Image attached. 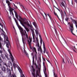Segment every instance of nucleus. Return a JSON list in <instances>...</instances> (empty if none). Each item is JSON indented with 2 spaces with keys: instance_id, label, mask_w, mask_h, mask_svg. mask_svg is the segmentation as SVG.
Instances as JSON below:
<instances>
[{
  "instance_id": "1",
  "label": "nucleus",
  "mask_w": 77,
  "mask_h": 77,
  "mask_svg": "<svg viewBox=\"0 0 77 77\" xmlns=\"http://www.w3.org/2000/svg\"><path fill=\"white\" fill-rule=\"evenodd\" d=\"M19 28V29L20 30V32L22 36V39L23 42V45H24L26 41H27L28 44H29V47L31 49H32V50L33 52H34L35 54V60H37V52H36V50L35 47H32L31 46V45L32 44V38H30V37H28V35L27 34L26 31L25 30H23L21 27H20Z\"/></svg>"
},
{
  "instance_id": "2",
  "label": "nucleus",
  "mask_w": 77,
  "mask_h": 77,
  "mask_svg": "<svg viewBox=\"0 0 77 77\" xmlns=\"http://www.w3.org/2000/svg\"><path fill=\"white\" fill-rule=\"evenodd\" d=\"M14 12L15 13V17L17 20H18V21H20V24H21V25H22V26H23V27H24L25 29L26 30L27 32H29V29H28L27 28V27H26V26H24V24H23V22H22V21H21V20H23V19H22V18H21V16H22L21 14H20V15H18V17H19V18L20 19H19L18 18V14H17V13L16 12V11H15V10H14Z\"/></svg>"
},
{
  "instance_id": "3",
  "label": "nucleus",
  "mask_w": 77,
  "mask_h": 77,
  "mask_svg": "<svg viewBox=\"0 0 77 77\" xmlns=\"http://www.w3.org/2000/svg\"><path fill=\"white\" fill-rule=\"evenodd\" d=\"M31 31L32 32V35L33 36V42H36V38H38V30H35L36 34V36H37L36 37V35H35V32H34V31H33V29H31ZM35 37L36 38V41L35 40Z\"/></svg>"
},
{
  "instance_id": "4",
  "label": "nucleus",
  "mask_w": 77,
  "mask_h": 77,
  "mask_svg": "<svg viewBox=\"0 0 77 77\" xmlns=\"http://www.w3.org/2000/svg\"><path fill=\"white\" fill-rule=\"evenodd\" d=\"M68 24H69L70 26V27H69V28L72 33V35H74L75 36V35L72 32V31L74 30V28L73 27V24H72V23L69 22L68 23Z\"/></svg>"
},
{
  "instance_id": "5",
  "label": "nucleus",
  "mask_w": 77,
  "mask_h": 77,
  "mask_svg": "<svg viewBox=\"0 0 77 77\" xmlns=\"http://www.w3.org/2000/svg\"><path fill=\"white\" fill-rule=\"evenodd\" d=\"M36 42L37 43V46L38 47V51H40L41 53H42V50L41 49V47L39 46V42L38 40V38H36Z\"/></svg>"
},
{
  "instance_id": "6",
  "label": "nucleus",
  "mask_w": 77,
  "mask_h": 77,
  "mask_svg": "<svg viewBox=\"0 0 77 77\" xmlns=\"http://www.w3.org/2000/svg\"><path fill=\"white\" fill-rule=\"evenodd\" d=\"M6 46L8 48H9V49H10V48H11V44H10V43L9 42V40H8V37H6Z\"/></svg>"
},
{
  "instance_id": "7",
  "label": "nucleus",
  "mask_w": 77,
  "mask_h": 77,
  "mask_svg": "<svg viewBox=\"0 0 77 77\" xmlns=\"http://www.w3.org/2000/svg\"><path fill=\"white\" fill-rule=\"evenodd\" d=\"M43 48H44V51H43V53L44 54H45V53L46 52H47V50L46 49V48H45V43L44 42H43Z\"/></svg>"
},
{
  "instance_id": "8",
  "label": "nucleus",
  "mask_w": 77,
  "mask_h": 77,
  "mask_svg": "<svg viewBox=\"0 0 77 77\" xmlns=\"http://www.w3.org/2000/svg\"><path fill=\"white\" fill-rule=\"evenodd\" d=\"M8 51H9V52L10 53V56H11V60L12 61V62H13V61H14V58L13 57V56H12V54H11V52H9L10 51L9 50H8Z\"/></svg>"
},
{
  "instance_id": "9",
  "label": "nucleus",
  "mask_w": 77,
  "mask_h": 77,
  "mask_svg": "<svg viewBox=\"0 0 77 77\" xmlns=\"http://www.w3.org/2000/svg\"><path fill=\"white\" fill-rule=\"evenodd\" d=\"M32 71L33 72H32V74L33 75V77H35V69L33 68V67H32Z\"/></svg>"
},
{
  "instance_id": "10",
  "label": "nucleus",
  "mask_w": 77,
  "mask_h": 77,
  "mask_svg": "<svg viewBox=\"0 0 77 77\" xmlns=\"http://www.w3.org/2000/svg\"><path fill=\"white\" fill-rule=\"evenodd\" d=\"M39 36L40 37V45L41 46V45H42V38L41 37V35H40L39 34H38Z\"/></svg>"
},
{
  "instance_id": "11",
  "label": "nucleus",
  "mask_w": 77,
  "mask_h": 77,
  "mask_svg": "<svg viewBox=\"0 0 77 77\" xmlns=\"http://www.w3.org/2000/svg\"><path fill=\"white\" fill-rule=\"evenodd\" d=\"M70 18L72 20V22H73L74 24H75V26H76V24H77V21H75V20H73L72 19V18L71 17Z\"/></svg>"
},
{
  "instance_id": "12",
  "label": "nucleus",
  "mask_w": 77,
  "mask_h": 77,
  "mask_svg": "<svg viewBox=\"0 0 77 77\" xmlns=\"http://www.w3.org/2000/svg\"><path fill=\"white\" fill-rule=\"evenodd\" d=\"M24 53L26 55V56L28 57H29V54L27 52V51H26V50L24 49Z\"/></svg>"
},
{
  "instance_id": "13",
  "label": "nucleus",
  "mask_w": 77,
  "mask_h": 77,
  "mask_svg": "<svg viewBox=\"0 0 77 77\" xmlns=\"http://www.w3.org/2000/svg\"><path fill=\"white\" fill-rule=\"evenodd\" d=\"M61 4L62 5V6H63L64 8V9H66V7L64 4V3L63 2H61Z\"/></svg>"
},
{
  "instance_id": "14",
  "label": "nucleus",
  "mask_w": 77,
  "mask_h": 77,
  "mask_svg": "<svg viewBox=\"0 0 77 77\" xmlns=\"http://www.w3.org/2000/svg\"><path fill=\"white\" fill-rule=\"evenodd\" d=\"M3 62V60H2V58L0 57V68H1L2 66V63Z\"/></svg>"
},
{
  "instance_id": "15",
  "label": "nucleus",
  "mask_w": 77,
  "mask_h": 77,
  "mask_svg": "<svg viewBox=\"0 0 77 77\" xmlns=\"http://www.w3.org/2000/svg\"><path fill=\"white\" fill-rule=\"evenodd\" d=\"M12 65V62L10 61H9L8 65L9 68H10V65L11 66Z\"/></svg>"
},
{
  "instance_id": "16",
  "label": "nucleus",
  "mask_w": 77,
  "mask_h": 77,
  "mask_svg": "<svg viewBox=\"0 0 77 77\" xmlns=\"http://www.w3.org/2000/svg\"><path fill=\"white\" fill-rule=\"evenodd\" d=\"M1 69L2 71H3L4 72H6V68H5V67L4 66L2 67Z\"/></svg>"
},
{
  "instance_id": "17",
  "label": "nucleus",
  "mask_w": 77,
  "mask_h": 77,
  "mask_svg": "<svg viewBox=\"0 0 77 77\" xmlns=\"http://www.w3.org/2000/svg\"><path fill=\"white\" fill-rule=\"evenodd\" d=\"M36 77H41V75H39V73L38 72H37L36 74Z\"/></svg>"
},
{
  "instance_id": "18",
  "label": "nucleus",
  "mask_w": 77,
  "mask_h": 77,
  "mask_svg": "<svg viewBox=\"0 0 77 77\" xmlns=\"http://www.w3.org/2000/svg\"><path fill=\"white\" fill-rule=\"evenodd\" d=\"M1 57L3 59L5 58V57H4V54H2V53L1 55Z\"/></svg>"
},
{
  "instance_id": "19",
  "label": "nucleus",
  "mask_w": 77,
  "mask_h": 77,
  "mask_svg": "<svg viewBox=\"0 0 77 77\" xmlns=\"http://www.w3.org/2000/svg\"><path fill=\"white\" fill-rule=\"evenodd\" d=\"M19 71L20 73L21 74H23V71H22V70H21V69H19Z\"/></svg>"
},
{
  "instance_id": "20",
  "label": "nucleus",
  "mask_w": 77,
  "mask_h": 77,
  "mask_svg": "<svg viewBox=\"0 0 77 77\" xmlns=\"http://www.w3.org/2000/svg\"><path fill=\"white\" fill-rule=\"evenodd\" d=\"M32 63H35V56L32 57Z\"/></svg>"
},
{
  "instance_id": "21",
  "label": "nucleus",
  "mask_w": 77,
  "mask_h": 77,
  "mask_svg": "<svg viewBox=\"0 0 77 77\" xmlns=\"http://www.w3.org/2000/svg\"><path fill=\"white\" fill-rule=\"evenodd\" d=\"M33 25H34V26L35 27H36V23H35V22H33Z\"/></svg>"
},
{
  "instance_id": "22",
  "label": "nucleus",
  "mask_w": 77,
  "mask_h": 77,
  "mask_svg": "<svg viewBox=\"0 0 77 77\" xmlns=\"http://www.w3.org/2000/svg\"><path fill=\"white\" fill-rule=\"evenodd\" d=\"M4 65H5V66H6L7 68L8 67V65H7V64H6V63H4Z\"/></svg>"
},
{
  "instance_id": "23",
  "label": "nucleus",
  "mask_w": 77,
  "mask_h": 77,
  "mask_svg": "<svg viewBox=\"0 0 77 77\" xmlns=\"http://www.w3.org/2000/svg\"><path fill=\"white\" fill-rule=\"evenodd\" d=\"M11 14L13 15H14V13H13V11L12 10H11L10 11V13H11Z\"/></svg>"
},
{
  "instance_id": "24",
  "label": "nucleus",
  "mask_w": 77,
  "mask_h": 77,
  "mask_svg": "<svg viewBox=\"0 0 77 77\" xmlns=\"http://www.w3.org/2000/svg\"><path fill=\"white\" fill-rule=\"evenodd\" d=\"M54 14L55 15H56V16H57V17L59 18V16H58V15H57V13H55V12H54Z\"/></svg>"
},
{
  "instance_id": "25",
  "label": "nucleus",
  "mask_w": 77,
  "mask_h": 77,
  "mask_svg": "<svg viewBox=\"0 0 77 77\" xmlns=\"http://www.w3.org/2000/svg\"><path fill=\"white\" fill-rule=\"evenodd\" d=\"M1 35L0 34V41H3V38H2L1 37V36H0Z\"/></svg>"
},
{
  "instance_id": "26",
  "label": "nucleus",
  "mask_w": 77,
  "mask_h": 77,
  "mask_svg": "<svg viewBox=\"0 0 77 77\" xmlns=\"http://www.w3.org/2000/svg\"><path fill=\"white\" fill-rule=\"evenodd\" d=\"M5 56L8 59V54H5Z\"/></svg>"
},
{
  "instance_id": "27",
  "label": "nucleus",
  "mask_w": 77,
  "mask_h": 77,
  "mask_svg": "<svg viewBox=\"0 0 77 77\" xmlns=\"http://www.w3.org/2000/svg\"><path fill=\"white\" fill-rule=\"evenodd\" d=\"M6 3H7V4H8L9 3H10V2L9 1H6Z\"/></svg>"
},
{
  "instance_id": "28",
  "label": "nucleus",
  "mask_w": 77,
  "mask_h": 77,
  "mask_svg": "<svg viewBox=\"0 0 77 77\" xmlns=\"http://www.w3.org/2000/svg\"><path fill=\"white\" fill-rule=\"evenodd\" d=\"M65 21H68V18L67 17H66L65 19Z\"/></svg>"
},
{
  "instance_id": "29",
  "label": "nucleus",
  "mask_w": 77,
  "mask_h": 77,
  "mask_svg": "<svg viewBox=\"0 0 77 77\" xmlns=\"http://www.w3.org/2000/svg\"><path fill=\"white\" fill-rule=\"evenodd\" d=\"M14 19L15 22H16V21H17V19L15 18L14 17Z\"/></svg>"
},
{
  "instance_id": "30",
  "label": "nucleus",
  "mask_w": 77,
  "mask_h": 77,
  "mask_svg": "<svg viewBox=\"0 0 77 77\" xmlns=\"http://www.w3.org/2000/svg\"><path fill=\"white\" fill-rule=\"evenodd\" d=\"M62 63H65V61H64V59H63V60H62Z\"/></svg>"
},
{
  "instance_id": "31",
  "label": "nucleus",
  "mask_w": 77,
  "mask_h": 77,
  "mask_svg": "<svg viewBox=\"0 0 77 77\" xmlns=\"http://www.w3.org/2000/svg\"><path fill=\"white\" fill-rule=\"evenodd\" d=\"M0 74H1V75H3V72L2 71H1L0 72Z\"/></svg>"
},
{
  "instance_id": "32",
  "label": "nucleus",
  "mask_w": 77,
  "mask_h": 77,
  "mask_svg": "<svg viewBox=\"0 0 77 77\" xmlns=\"http://www.w3.org/2000/svg\"><path fill=\"white\" fill-rule=\"evenodd\" d=\"M54 76L55 77H57V75H55V73H54Z\"/></svg>"
},
{
  "instance_id": "33",
  "label": "nucleus",
  "mask_w": 77,
  "mask_h": 77,
  "mask_svg": "<svg viewBox=\"0 0 77 77\" xmlns=\"http://www.w3.org/2000/svg\"><path fill=\"white\" fill-rule=\"evenodd\" d=\"M0 48H2V43L0 42Z\"/></svg>"
},
{
  "instance_id": "34",
  "label": "nucleus",
  "mask_w": 77,
  "mask_h": 77,
  "mask_svg": "<svg viewBox=\"0 0 77 77\" xmlns=\"http://www.w3.org/2000/svg\"><path fill=\"white\" fill-rule=\"evenodd\" d=\"M44 73L45 74V77H47V74L45 73V71H44Z\"/></svg>"
},
{
  "instance_id": "35",
  "label": "nucleus",
  "mask_w": 77,
  "mask_h": 77,
  "mask_svg": "<svg viewBox=\"0 0 77 77\" xmlns=\"http://www.w3.org/2000/svg\"><path fill=\"white\" fill-rule=\"evenodd\" d=\"M15 23L17 26H18V22H17V21H16V22H15Z\"/></svg>"
},
{
  "instance_id": "36",
  "label": "nucleus",
  "mask_w": 77,
  "mask_h": 77,
  "mask_svg": "<svg viewBox=\"0 0 77 77\" xmlns=\"http://www.w3.org/2000/svg\"><path fill=\"white\" fill-rule=\"evenodd\" d=\"M27 25L28 26H30V24H29V23L27 22Z\"/></svg>"
},
{
  "instance_id": "37",
  "label": "nucleus",
  "mask_w": 77,
  "mask_h": 77,
  "mask_svg": "<svg viewBox=\"0 0 77 77\" xmlns=\"http://www.w3.org/2000/svg\"><path fill=\"white\" fill-rule=\"evenodd\" d=\"M47 54L48 56V52L47 51L45 52Z\"/></svg>"
},
{
  "instance_id": "38",
  "label": "nucleus",
  "mask_w": 77,
  "mask_h": 77,
  "mask_svg": "<svg viewBox=\"0 0 77 77\" xmlns=\"http://www.w3.org/2000/svg\"><path fill=\"white\" fill-rule=\"evenodd\" d=\"M20 77H25V76H24V74H22V75Z\"/></svg>"
},
{
  "instance_id": "39",
  "label": "nucleus",
  "mask_w": 77,
  "mask_h": 77,
  "mask_svg": "<svg viewBox=\"0 0 77 77\" xmlns=\"http://www.w3.org/2000/svg\"><path fill=\"white\" fill-rule=\"evenodd\" d=\"M54 7L55 8H56V9H57V10H58V11H60V10H59V9L58 8H56V7L55 6H54Z\"/></svg>"
},
{
  "instance_id": "40",
  "label": "nucleus",
  "mask_w": 77,
  "mask_h": 77,
  "mask_svg": "<svg viewBox=\"0 0 77 77\" xmlns=\"http://www.w3.org/2000/svg\"><path fill=\"white\" fill-rule=\"evenodd\" d=\"M55 33L56 34H57V31H56V29H55Z\"/></svg>"
},
{
  "instance_id": "41",
  "label": "nucleus",
  "mask_w": 77,
  "mask_h": 77,
  "mask_svg": "<svg viewBox=\"0 0 77 77\" xmlns=\"http://www.w3.org/2000/svg\"><path fill=\"white\" fill-rule=\"evenodd\" d=\"M2 53H3V52H2V51L0 50V53H1V54H2Z\"/></svg>"
},
{
  "instance_id": "42",
  "label": "nucleus",
  "mask_w": 77,
  "mask_h": 77,
  "mask_svg": "<svg viewBox=\"0 0 77 77\" xmlns=\"http://www.w3.org/2000/svg\"><path fill=\"white\" fill-rule=\"evenodd\" d=\"M13 4L14 6H15V7H17V6H16V5H15V4L14 3H13Z\"/></svg>"
},
{
  "instance_id": "43",
  "label": "nucleus",
  "mask_w": 77,
  "mask_h": 77,
  "mask_svg": "<svg viewBox=\"0 0 77 77\" xmlns=\"http://www.w3.org/2000/svg\"><path fill=\"white\" fill-rule=\"evenodd\" d=\"M74 2L77 4V0H74Z\"/></svg>"
},
{
  "instance_id": "44",
  "label": "nucleus",
  "mask_w": 77,
  "mask_h": 77,
  "mask_svg": "<svg viewBox=\"0 0 77 77\" xmlns=\"http://www.w3.org/2000/svg\"><path fill=\"white\" fill-rule=\"evenodd\" d=\"M49 17L50 18V20H51V16H49Z\"/></svg>"
},
{
  "instance_id": "45",
  "label": "nucleus",
  "mask_w": 77,
  "mask_h": 77,
  "mask_svg": "<svg viewBox=\"0 0 77 77\" xmlns=\"http://www.w3.org/2000/svg\"><path fill=\"white\" fill-rule=\"evenodd\" d=\"M17 4L18 5L19 4V5H20V2H18L17 3Z\"/></svg>"
},
{
  "instance_id": "46",
  "label": "nucleus",
  "mask_w": 77,
  "mask_h": 77,
  "mask_svg": "<svg viewBox=\"0 0 77 77\" xmlns=\"http://www.w3.org/2000/svg\"><path fill=\"white\" fill-rule=\"evenodd\" d=\"M31 56H33V53H32L31 54Z\"/></svg>"
},
{
  "instance_id": "47",
  "label": "nucleus",
  "mask_w": 77,
  "mask_h": 77,
  "mask_svg": "<svg viewBox=\"0 0 77 77\" xmlns=\"http://www.w3.org/2000/svg\"><path fill=\"white\" fill-rule=\"evenodd\" d=\"M47 61L49 62V63H50V60H47Z\"/></svg>"
},
{
  "instance_id": "48",
  "label": "nucleus",
  "mask_w": 77,
  "mask_h": 77,
  "mask_svg": "<svg viewBox=\"0 0 77 77\" xmlns=\"http://www.w3.org/2000/svg\"><path fill=\"white\" fill-rule=\"evenodd\" d=\"M8 6H10V3L8 4Z\"/></svg>"
},
{
  "instance_id": "49",
  "label": "nucleus",
  "mask_w": 77,
  "mask_h": 77,
  "mask_svg": "<svg viewBox=\"0 0 77 77\" xmlns=\"http://www.w3.org/2000/svg\"><path fill=\"white\" fill-rule=\"evenodd\" d=\"M38 2L39 3L40 5H41V3H40V2H39V1H38Z\"/></svg>"
},
{
  "instance_id": "50",
  "label": "nucleus",
  "mask_w": 77,
  "mask_h": 77,
  "mask_svg": "<svg viewBox=\"0 0 77 77\" xmlns=\"http://www.w3.org/2000/svg\"><path fill=\"white\" fill-rule=\"evenodd\" d=\"M39 60L40 61L41 60V56H40V57H39Z\"/></svg>"
},
{
  "instance_id": "51",
  "label": "nucleus",
  "mask_w": 77,
  "mask_h": 77,
  "mask_svg": "<svg viewBox=\"0 0 77 77\" xmlns=\"http://www.w3.org/2000/svg\"><path fill=\"white\" fill-rule=\"evenodd\" d=\"M72 50H73V51H75V52H76L75 51V50H74V49H72Z\"/></svg>"
},
{
  "instance_id": "52",
  "label": "nucleus",
  "mask_w": 77,
  "mask_h": 77,
  "mask_svg": "<svg viewBox=\"0 0 77 77\" xmlns=\"http://www.w3.org/2000/svg\"><path fill=\"white\" fill-rule=\"evenodd\" d=\"M43 60H44V61H45V59L43 58Z\"/></svg>"
},
{
  "instance_id": "53",
  "label": "nucleus",
  "mask_w": 77,
  "mask_h": 77,
  "mask_svg": "<svg viewBox=\"0 0 77 77\" xmlns=\"http://www.w3.org/2000/svg\"><path fill=\"white\" fill-rule=\"evenodd\" d=\"M76 29H77V24L76 25Z\"/></svg>"
},
{
  "instance_id": "54",
  "label": "nucleus",
  "mask_w": 77,
  "mask_h": 77,
  "mask_svg": "<svg viewBox=\"0 0 77 77\" xmlns=\"http://www.w3.org/2000/svg\"><path fill=\"white\" fill-rule=\"evenodd\" d=\"M47 15H48V17H49V16H50V15H49V14H47Z\"/></svg>"
},
{
  "instance_id": "55",
  "label": "nucleus",
  "mask_w": 77,
  "mask_h": 77,
  "mask_svg": "<svg viewBox=\"0 0 77 77\" xmlns=\"http://www.w3.org/2000/svg\"><path fill=\"white\" fill-rule=\"evenodd\" d=\"M11 69L12 71V67H11Z\"/></svg>"
},
{
  "instance_id": "56",
  "label": "nucleus",
  "mask_w": 77,
  "mask_h": 77,
  "mask_svg": "<svg viewBox=\"0 0 77 77\" xmlns=\"http://www.w3.org/2000/svg\"><path fill=\"white\" fill-rule=\"evenodd\" d=\"M21 6H22L23 8L24 9V6H23V5H21Z\"/></svg>"
},
{
  "instance_id": "57",
  "label": "nucleus",
  "mask_w": 77,
  "mask_h": 77,
  "mask_svg": "<svg viewBox=\"0 0 77 77\" xmlns=\"http://www.w3.org/2000/svg\"><path fill=\"white\" fill-rule=\"evenodd\" d=\"M8 7H9V8H10V9H11V6H8Z\"/></svg>"
},
{
  "instance_id": "58",
  "label": "nucleus",
  "mask_w": 77,
  "mask_h": 77,
  "mask_svg": "<svg viewBox=\"0 0 77 77\" xmlns=\"http://www.w3.org/2000/svg\"><path fill=\"white\" fill-rule=\"evenodd\" d=\"M41 15H42V16H43V14H42V13H41Z\"/></svg>"
},
{
  "instance_id": "59",
  "label": "nucleus",
  "mask_w": 77,
  "mask_h": 77,
  "mask_svg": "<svg viewBox=\"0 0 77 77\" xmlns=\"http://www.w3.org/2000/svg\"><path fill=\"white\" fill-rule=\"evenodd\" d=\"M74 48H75V49H76V48H75V47L74 46Z\"/></svg>"
},
{
  "instance_id": "60",
  "label": "nucleus",
  "mask_w": 77,
  "mask_h": 77,
  "mask_svg": "<svg viewBox=\"0 0 77 77\" xmlns=\"http://www.w3.org/2000/svg\"><path fill=\"white\" fill-rule=\"evenodd\" d=\"M45 14V16H46L47 15H46V14H45V13H44Z\"/></svg>"
},
{
  "instance_id": "61",
  "label": "nucleus",
  "mask_w": 77,
  "mask_h": 77,
  "mask_svg": "<svg viewBox=\"0 0 77 77\" xmlns=\"http://www.w3.org/2000/svg\"><path fill=\"white\" fill-rule=\"evenodd\" d=\"M5 41L4 42V44H5Z\"/></svg>"
},
{
  "instance_id": "62",
  "label": "nucleus",
  "mask_w": 77,
  "mask_h": 77,
  "mask_svg": "<svg viewBox=\"0 0 77 77\" xmlns=\"http://www.w3.org/2000/svg\"><path fill=\"white\" fill-rule=\"evenodd\" d=\"M10 0V1L11 2H12L11 0Z\"/></svg>"
},
{
  "instance_id": "63",
  "label": "nucleus",
  "mask_w": 77,
  "mask_h": 77,
  "mask_svg": "<svg viewBox=\"0 0 77 77\" xmlns=\"http://www.w3.org/2000/svg\"><path fill=\"white\" fill-rule=\"evenodd\" d=\"M16 7V8H18V7H17L16 6V7Z\"/></svg>"
},
{
  "instance_id": "64",
  "label": "nucleus",
  "mask_w": 77,
  "mask_h": 77,
  "mask_svg": "<svg viewBox=\"0 0 77 77\" xmlns=\"http://www.w3.org/2000/svg\"><path fill=\"white\" fill-rule=\"evenodd\" d=\"M14 68H15V66H14Z\"/></svg>"
}]
</instances>
